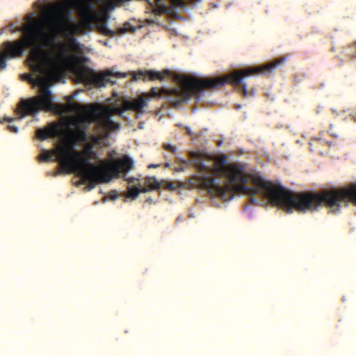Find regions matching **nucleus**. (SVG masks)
Instances as JSON below:
<instances>
[{
    "instance_id": "1",
    "label": "nucleus",
    "mask_w": 356,
    "mask_h": 356,
    "mask_svg": "<svg viewBox=\"0 0 356 356\" xmlns=\"http://www.w3.org/2000/svg\"><path fill=\"white\" fill-rule=\"evenodd\" d=\"M227 156H218L214 166L212 161L199 155L193 157L192 162L198 174L191 177V184L204 189H213L225 199L226 193L232 196L238 191L250 195V202L258 204L259 201L253 197L259 195L287 213L293 209L305 212L314 211L324 204L332 213L341 211L342 203L346 206L351 202L356 206V184L341 189L324 190L321 193H293L283 186L265 180L257 174H247L243 165L238 163L227 164Z\"/></svg>"
},
{
    "instance_id": "2",
    "label": "nucleus",
    "mask_w": 356,
    "mask_h": 356,
    "mask_svg": "<svg viewBox=\"0 0 356 356\" xmlns=\"http://www.w3.org/2000/svg\"><path fill=\"white\" fill-rule=\"evenodd\" d=\"M106 3L107 6L113 8L108 3V0H79L74 1L73 5L78 8L79 17L80 22L79 24L73 22V17L68 6L65 4L60 3L54 6L52 9L47 10L44 15V21L48 25L50 30V34H47L45 31V36L54 38V43L46 44L44 40H42L45 46V48L49 47H56L58 52L54 54L49 51L54 56H57L60 51V44H63L65 47V52L67 56L66 62L60 65V71L63 67L69 62L67 46L63 43L58 44L55 42V38L59 35L66 39L67 42L68 49L74 53H79L82 51V45L78 42L75 35L79 34L85 33L86 30L92 29V22L98 21L99 13L94 8V3ZM49 52V51H47Z\"/></svg>"
},
{
    "instance_id": "3",
    "label": "nucleus",
    "mask_w": 356,
    "mask_h": 356,
    "mask_svg": "<svg viewBox=\"0 0 356 356\" xmlns=\"http://www.w3.org/2000/svg\"><path fill=\"white\" fill-rule=\"evenodd\" d=\"M284 63V59L280 58L264 65L236 70L224 77L198 79L191 76H184L179 81L181 92L184 99H188L191 97L199 99L204 94V89H216L229 83L237 87L243 98L253 96L255 89L248 90L247 85L243 83L245 78L254 74H269L274 68Z\"/></svg>"
},
{
    "instance_id": "4",
    "label": "nucleus",
    "mask_w": 356,
    "mask_h": 356,
    "mask_svg": "<svg viewBox=\"0 0 356 356\" xmlns=\"http://www.w3.org/2000/svg\"><path fill=\"white\" fill-rule=\"evenodd\" d=\"M133 161L128 156H124L121 160L113 161L102 160L99 165L88 163L83 158H72L63 161V171L67 173H76L80 178L77 185L88 184L90 189L97 184L108 183L112 178L120 177L122 172H129L133 168Z\"/></svg>"
},
{
    "instance_id": "5",
    "label": "nucleus",
    "mask_w": 356,
    "mask_h": 356,
    "mask_svg": "<svg viewBox=\"0 0 356 356\" xmlns=\"http://www.w3.org/2000/svg\"><path fill=\"white\" fill-rule=\"evenodd\" d=\"M60 51L54 58L53 63L47 65V70L35 72L44 75L37 79L38 86H40V95L21 101L18 107L20 118L26 115H34L40 110L52 111L56 107L49 87L52 83L58 81L63 77L60 65L67 60L65 46L60 44Z\"/></svg>"
},
{
    "instance_id": "6",
    "label": "nucleus",
    "mask_w": 356,
    "mask_h": 356,
    "mask_svg": "<svg viewBox=\"0 0 356 356\" xmlns=\"http://www.w3.org/2000/svg\"><path fill=\"white\" fill-rule=\"evenodd\" d=\"M63 112L77 113L76 117H72L70 123L65 124V138L60 145V149L56 150L60 152L62 156L69 159H82L80 152L75 149L78 143L88 141L89 136L87 129L92 123L95 124V118L86 106L73 103L69 100L66 104L56 105Z\"/></svg>"
},
{
    "instance_id": "7",
    "label": "nucleus",
    "mask_w": 356,
    "mask_h": 356,
    "mask_svg": "<svg viewBox=\"0 0 356 356\" xmlns=\"http://www.w3.org/2000/svg\"><path fill=\"white\" fill-rule=\"evenodd\" d=\"M74 75L77 82L82 83L87 86H94L100 88L105 86L107 83H115L112 81L109 76H113L116 78H125L126 73L113 72L111 70H108L104 72L96 73L93 70L87 66H81L74 70Z\"/></svg>"
},
{
    "instance_id": "8",
    "label": "nucleus",
    "mask_w": 356,
    "mask_h": 356,
    "mask_svg": "<svg viewBox=\"0 0 356 356\" xmlns=\"http://www.w3.org/2000/svg\"><path fill=\"white\" fill-rule=\"evenodd\" d=\"M125 111H124V101L122 108L117 106H106L94 108L90 111L95 118L97 128H102L105 131L118 130L120 127V124L115 122L111 118L114 114L122 116Z\"/></svg>"
},
{
    "instance_id": "9",
    "label": "nucleus",
    "mask_w": 356,
    "mask_h": 356,
    "mask_svg": "<svg viewBox=\"0 0 356 356\" xmlns=\"http://www.w3.org/2000/svg\"><path fill=\"white\" fill-rule=\"evenodd\" d=\"M60 149V145L57 146L56 148L48 151V150H42V153L38 156V160L42 162H49L51 161H55L60 164V167L62 171L64 170V166L63 165V161L68 159L67 156H62L60 154V152H56Z\"/></svg>"
},
{
    "instance_id": "10",
    "label": "nucleus",
    "mask_w": 356,
    "mask_h": 356,
    "mask_svg": "<svg viewBox=\"0 0 356 356\" xmlns=\"http://www.w3.org/2000/svg\"><path fill=\"white\" fill-rule=\"evenodd\" d=\"M146 95L142 94L137 99L130 101L124 99V111H134L138 114L144 113V108L147 106Z\"/></svg>"
},
{
    "instance_id": "11",
    "label": "nucleus",
    "mask_w": 356,
    "mask_h": 356,
    "mask_svg": "<svg viewBox=\"0 0 356 356\" xmlns=\"http://www.w3.org/2000/svg\"><path fill=\"white\" fill-rule=\"evenodd\" d=\"M169 70H165V72H161L156 70H139L133 74V79L137 80H145L147 77L151 81L159 80L162 81L164 79L165 74H170Z\"/></svg>"
},
{
    "instance_id": "12",
    "label": "nucleus",
    "mask_w": 356,
    "mask_h": 356,
    "mask_svg": "<svg viewBox=\"0 0 356 356\" xmlns=\"http://www.w3.org/2000/svg\"><path fill=\"white\" fill-rule=\"evenodd\" d=\"M96 11L99 13V17L100 13L97 10H96ZM93 23L98 24L97 29L101 33H102L105 35H107V36H111V37L115 35L116 33L114 31L109 29L107 27V25L105 22H99V18L98 19V21L94 22ZM130 30L134 31V28L131 29L130 24L128 22H126V23H124L123 27H120V28L118 29L117 33L122 35V34H124V33L129 31Z\"/></svg>"
},
{
    "instance_id": "13",
    "label": "nucleus",
    "mask_w": 356,
    "mask_h": 356,
    "mask_svg": "<svg viewBox=\"0 0 356 356\" xmlns=\"http://www.w3.org/2000/svg\"><path fill=\"white\" fill-rule=\"evenodd\" d=\"M59 127L57 124H52L49 128L38 129L36 136L40 140H44L49 137L56 136L58 134Z\"/></svg>"
},
{
    "instance_id": "14",
    "label": "nucleus",
    "mask_w": 356,
    "mask_h": 356,
    "mask_svg": "<svg viewBox=\"0 0 356 356\" xmlns=\"http://www.w3.org/2000/svg\"><path fill=\"white\" fill-rule=\"evenodd\" d=\"M93 143H88L86 142V145L84 147V149L83 152L81 153L82 157L87 161V163H88V159H86L83 156H88L89 159L92 160H97L99 158L98 154L97 151L94 150Z\"/></svg>"
},
{
    "instance_id": "15",
    "label": "nucleus",
    "mask_w": 356,
    "mask_h": 356,
    "mask_svg": "<svg viewBox=\"0 0 356 356\" xmlns=\"http://www.w3.org/2000/svg\"><path fill=\"white\" fill-rule=\"evenodd\" d=\"M102 130V134H92L89 136V140H90L89 143H93V145H99L102 143L104 138L107 136L108 133L110 131H105L102 128H100Z\"/></svg>"
},
{
    "instance_id": "16",
    "label": "nucleus",
    "mask_w": 356,
    "mask_h": 356,
    "mask_svg": "<svg viewBox=\"0 0 356 356\" xmlns=\"http://www.w3.org/2000/svg\"><path fill=\"white\" fill-rule=\"evenodd\" d=\"M145 184L147 185L150 190H155L160 188L159 182L154 177H146L145 179Z\"/></svg>"
},
{
    "instance_id": "17",
    "label": "nucleus",
    "mask_w": 356,
    "mask_h": 356,
    "mask_svg": "<svg viewBox=\"0 0 356 356\" xmlns=\"http://www.w3.org/2000/svg\"><path fill=\"white\" fill-rule=\"evenodd\" d=\"M140 194L139 187H128V193L126 195V197L128 198H131L133 200L136 199Z\"/></svg>"
},
{
    "instance_id": "18",
    "label": "nucleus",
    "mask_w": 356,
    "mask_h": 356,
    "mask_svg": "<svg viewBox=\"0 0 356 356\" xmlns=\"http://www.w3.org/2000/svg\"><path fill=\"white\" fill-rule=\"evenodd\" d=\"M39 74L37 76V77L35 79H33L32 77V75L30 74H24L22 75V77L23 79L24 80H27L29 81L30 83H31L33 85L35 86V85H38L37 83V79L39 76H44V74H40L38 73Z\"/></svg>"
},
{
    "instance_id": "19",
    "label": "nucleus",
    "mask_w": 356,
    "mask_h": 356,
    "mask_svg": "<svg viewBox=\"0 0 356 356\" xmlns=\"http://www.w3.org/2000/svg\"><path fill=\"white\" fill-rule=\"evenodd\" d=\"M146 99L148 100L149 97H160L161 96V92H159L156 88H152L148 94H145Z\"/></svg>"
},
{
    "instance_id": "20",
    "label": "nucleus",
    "mask_w": 356,
    "mask_h": 356,
    "mask_svg": "<svg viewBox=\"0 0 356 356\" xmlns=\"http://www.w3.org/2000/svg\"><path fill=\"white\" fill-rule=\"evenodd\" d=\"M347 54L356 58V42L348 47Z\"/></svg>"
},
{
    "instance_id": "21",
    "label": "nucleus",
    "mask_w": 356,
    "mask_h": 356,
    "mask_svg": "<svg viewBox=\"0 0 356 356\" xmlns=\"http://www.w3.org/2000/svg\"><path fill=\"white\" fill-rule=\"evenodd\" d=\"M163 147L165 150H167V151H168V152H171V153H173V154H175V153L177 152V148H176V147H175V146H174V145H171V144H165V143H164V144L163 145Z\"/></svg>"
},
{
    "instance_id": "22",
    "label": "nucleus",
    "mask_w": 356,
    "mask_h": 356,
    "mask_svg": "<svg viewBox=\"0 0 356 356\" xmlns=\"http://www.w3.org/2000/svg\"><path fill=\"white\" fill-rule=\"evenodd\" d=\"M139 191H140V193H145L149 191L150 188L147 185H145V186H144V187H142V188L139 187Z\"/></svg>"
},
{
    "instance_id": "23",
    "label": "nucleus",
    "mask_w": 356,
    "mask_h": 356,
    "mask_svg": "<svg viewBox=\"0 0 356 356\" xmlns=\"http://www.w3.org/2000/svg\"><path fill=\"white\" fill-rule=\"evenodd\" d=\"M125 180L129 183V184H132V183H134L136 179L134 177H127L124 178Z\"/></svg>"
},
{
    "instance_id": "24",
    "label": "nucleus",
    "mask_w": 356,
    "mask_h": 356,
    "mask_svg": "<svg viewBox=\"0 0 356 356\" xmlns=\"http://www.w3.org/2000/svg\"><path fill=\"white\" fill-rule=\"evenodd\" d=\"M8 128L10 131L15 132V133H17V131H18V129L17 127H13V126H8Z\"/></svg>"
},
{
    "instance_id": "25",
    "label": "nucleus",
    "mask_w": 356,
    "mask_h": 356,
    "mask_svg": "<svg viewBox=\"0 0 356 356\" xmlns=\"http://www.w3.org/2000/svg\"><path fill=\"white\" fill-rule=\"evenodd\" d=\"M159 165H158V164H151V165H149L148 166V168H157V167H159Z\"/></svg>"
},
{
    "instance_id": "26",
    "label": "nucleus",
    "mask_w": 356,
    "mask_h": 356,
    "mask_svg": "<svg viewBox=\"0 0 356 356\" xmlns=\"http://www.w3.org/2000/svg\"><path fill=\"white\" fill-rule=\"evenodd\" d=\"M5 121H6V122H11V121H13V118H5Z\"/></svg>"
},
{
    "instance_id": "27",
    "label": "nucleus",
    "mask_w": 356,
    "mask_h": 356,
    "mask_svg": "<svg viewBox=\"0 0 356 356\" xmlns=\"http://www.w3.org/2000/svg\"><path fill=\"white\" fill-rule=\"evenodd\" d=\"M236 107L237 109H240L241 108V105H237Z\"/></svg>"
},
{
    "instance_id": "28",
    "label": "nucleus",
    "mask_w": 356,
    "mask_h": 356,
    "mask_svg": "<svg viewBox=\"0 0 356 356\" xmlns=\"http://www.w3.org/2000/svg\"><path fill=\"white\" fill-rule=\"evenodd\" d=\"M177 221H180V218L179 217L177 218V220H176V222H177Z\"/></svg>"
},
{
    "instance_id": "29",
    "label": "nucleus",
    "mask_w": 356,
    "mask_h": 356,
    "mask_svg": "<svg viewBox=\"0 0 356 356\" xmlns=\"http://www.w3.org/2000/svg\"><path fill=\"white\" fill-rule=\"evenodd\" d=\"M354 120H355V122H356V115L354 118Z\"/></svg>"
}]
</instances>
